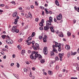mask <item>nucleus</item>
<instances>
[{"mask_svg": "<svg viewBox=\"0 0 79 79\" xmlns=\"http://www.w3.org/2000/svg\"><path fill=\"white\" fill-rule=\"evenodd\" d=\"M35 21H36V22H37V21H39V18H36Z\"/></svg>", "mask_w": 79, "mask_h": 79, "instance_id": "obj_52", "label": "nucleus"}, {"mask_svg": "<svg viewBox=\"0 0 79 79\" xmlns=\"http://www.w3.org/2000/svg\"><path fill=\"white\" fill-rule=\"evenodd\" d=\"M28 53L29 54L31 53V50H28Z\"/></svg>", "mask_w": 79, "mask_h": 79, "instance_id": "obj_55", "label": "nucleus"}, {"mask_svg": "<svg viewBox=\"0 0 79 79\" xmlns=\"http://www.w3.org/2000/svg\"><path fill=\"white\" fill-rule=\"evenodd\" d=\"M52 17H49V20L48 21H50V22H53V20H52Z\"/></svg>", "mask_w": 79, "mask_h": 79, "instance_id": "obj_20", "label": "nucleus"}, {"mask_svg": "<svg viewBox=\"0 0 79 79\" xmlns=\"http://www.w3.org/2000/svg\"><path fill=\"white\" fill-rule=\"evenodd\" d=\"M35 4L36 6H37L38 5V3H37V1H35Z\"/></svg>", "mask_w": 79, "mask_h": 79, "instance_id": "obj_50", "label": "nucleus"}, {"mask_svg": "<svg viewBox=\"0 0 79 79\" xmlns=\"http://www.w3.org/2000/svg\"><path fill=\"white\" fill-rule=\"evenodd\" d=\"M49 27H50L48 25H46V26L44 27V30L47 31V30H48V29H49Z\"/></svg>", "mask_w": 79, "mask_h": 79, "instance_id": "obj_6", "label": "nucleus"}, {"mask_svg": "<svg viewBox=\"0 0 79 79\" xmlns=\"http://www.w3.org/2000/svg\"><path fill=\"white\" fill-rule=\"evenodd\" d=\"M32 45L31 46H34V44H35V42L34 41H32Z\"/></svg>", "mask_w": 79, "mask_h": 79, "instance_id": "obj_41", "label": "nucleus"}, {"mask_svg": "<svg viewBox=\"0 0 79 79\" xmlns=\"http://www.w3.org/2000/svg\"><path fill=\"white\" fill-rule=\"evenodd\" d=\"M62 58H63V57H60V60L61 61H62Z\"/></svg>", "mask_w": 79, "mask_h": 79, "instance_id": "obj_63", "label": "nucleus"}, {"mask_svg": "<svg viewBox=\"0 0 79 79\" xmlns=\"http://www.w3.org/2000/svg\"><path fill=\"white\" fill-rule=\"evenodd\" d=\"M31 44V42H29L28 43L27 45H29L30 44Z\"/></svg>", "mask_w": 79, "mask_h": 79, "instance_id": "obj_58", "label": "nucleus"}, {"mask_svg": "<svg viewBox=\"0 0 79 79\" xmlns=\"http://www.w3.org/2000/svg\"><path fill=\"white\" fill-rule=\"evenodd\" d=\"M51 23H52V22H50V21L48 20L46 22V25H48L49 26H51L52 24Z\"/></svg>", "mask_w": 79, "mask_h": 79, "instance_id": "obj_7", "label": "nucleus"}, {"mask_svg": "<svg viewBox=\"0 0 79 79\" xmlns=\"http://www.w3.org/2000/svg\"><path fill=\"white\" fill-rule=\"evenodd\" d=\"M15 22H14V23L15 24H17V23H18V20L15 19L14 20Z\"/></svg>", "mask_w": 79, "mask_h": 79, "instance_id": "obj_17", "label": "nucleus"}, {"mask_svg": "<svg viewBox=\"0 0 79 79\" xmlns=\"http://www.w3.org/2000/svg\"><path fill=\"white\" fill-rule=\"evenodd\" d=\"M74 24H75V23H76V20L75 19H74L73 20Z\"/></svg>", "mask_w": 79, "mask_h": 79, "instance_id": "obj_61", "label": "nucleus"}, {"mask_svg": "<svg viewBox=\"0 0 79 79\" xmlns=\"http://www.w3.org/2000/svg\"><path fill=\"white\" fill-rule=\"evenodd\" d=\"M71 33L69 32H67V35H68V36H70L71 35Z\"/></svg>", "mask_w": 79, "mask_h": 79, "instance_id": "obj_33", "label": "nucleus"}, {"mask_svg": "<svg viewBox=\"0 0 79 79\" xmlns=\"http://www.w3.org/2000/svg\"><path fill=\"white\" fill-rule=\"evenodd\" d=\"M15 32H16V33H19V29H16L15 30Z\"/></svg>", "mask_w": 79, "mask_h": 79, "instance_id": "obj_28", "label": "nucleus"}, {"mask_svg": "<svg viewBox=\"0 0 79 79\" xmlns=\"http://www.w3.org/2000/svg\"><path fill=\"white\" fill-rule=\"evenodd\" d=\"M32 70H33V71H34L35 70V67H33L32 68Z\"/></svg>", "mask_w": 79, "mask_h": 79, "instance_id": "obj_59", "label": "nucleus"}, {"mask_svg": "<svg viewBox=\"0 0 79 79\" xmlns=\"http://www.w3.org/2000/svg\"><path fill=\"white\" fill-rule=\"evenodd\" d=\"M40 30H43V29H44V28L42 27H40Z\"/></svg>", "mask_w": 79, "mask_h": 79, "instance_id": "obj_46", "label": "nucleus"}, {"mask_svg": "<svg viewBox=\"0 0 79 79\" xmlns=\"http://www.w3.org/2000/svg\"><path fill=\"white\" fill-rule=\"evenodd\" d=\"M71 79H77V77H72L71 78Z\"/></svg>", "mask_w": 79, "mask_h": 79, "instance_id": "obj_51", "label": "nucleus"}, {"mask_svg": "<svg viewBox=\"0 0 79 79\" xmlns=\"http://www.w3.org/2000/svg\"><path fill=\"white\" fill-rule=\"evenodd\" d=\"M35 33L34 32H33L31 34V36L34 37V35H35Z\"/></svg>", "mask_w": 79, "mask_h": 79, "instance_id": "obj_36", "label": "nucleus"}, {"mask_svg": "<svg viewBox=\"0 0 79 79\" xmlns=\"http://www.w3.org/2000/svg\"><path fill=\"white\" fill-rule=\"evenodd\" d=\"M48 73L50 75H52V71H48Z\"/></svg>", "mask_w": 79, "mask_h": 79, "instance_id": "obj_39", "label": "nucleus"}, {"mask_svg": "<svg viewBox=\"0 0 79 79\" xmlns=\"http://www.w3.org/2000/svg\"><path fill=\"white\" fill-rule=\"evenodd\" d=\"M14 64H14V63H12L11 64H10V66H13V65H14Z\"/></svg>", "mask_w": 79, "mask_h": 79, "instance_id": "obj_57", "label": "nucleus"}, {"mask_svg": "<svg viewBox=\"0 0 79 79\" xmlns=\"http://www.w3.org/2000/svg\"><path fill=\"white\" fill-rule=\"evenodd\" d=\"M25 50H23L21 52V53L22 55H23L24 53H25Z\"/></svg>", "mask_w": 79, "mask_h": 79, "instance_id": "obj_23", "label": "nucleus"}, {"mask_svg": "<svg viewBox=\"0 0 79 79\" xmlns=\"http://www.w3.org/2000/svg\"><path fill=\"white\" fill-rule=\"evenodd\" d=\"M40 62L41 63H45V60L42 59L40 60Z\"/></svg>", "mask_w": 79, "mask_h": 79, "instance_id": "obj_25", "label": "nucleus"}, {"mask_svg": "<svg viewBox=\"0 0 79 79\" xmlns=\"http://www.w3.org/2000/svg\"><path fill=\"white\" fill-rule=\"evenodd\" d=\"M44 39H47V35H44Z\"/></svg>", "mask_w": 79, "mask_h": 79, "instance_id": "obj_53", "label": "nucleus"}, {"mask_svg": "<svg viewBox=\"0 0 79 79\" xmlns=\"http://www.w3.org/2000/svg\"><path fill=\"white\" fill-rule=\"evenodd\" d=\"M55 61H51V64H53V63H55Z\"/></svg>", "mask_w": 79, "mask_h": 79, "instance_id": "obj_49", "label": "nucleus"}, {"mask_svg": "<svg viewBox=\"0 0 79 79\" xmlns=\"http://www.w3.org/2000/svg\"><path fill=\"white\" fill-rule=\"evenodd\" d=\"M13 75L14 76H15V77H16V78H17V79L18 78V76H17L15 74H13Z\"/></svg>", "mask_w": 79, "mask_h": 79, "instance_id": "obj_40", "label": "nucleus"}, {"mask_svg": "<svg viewBox=\"0 0 79 79\" xmlns=\"http://www.w3.org/2000/svg\"><path fill=\"white\" fill-rule=\"evenodd\" d=\"M74 8L75 10H77V8L76 7V6L74 7Z\"/></svg>", "mask_w": 79, "mask_h": 79, "instance_id": "obj_54", "label": "nucleus"}, {"mask_svg": "<svg viewBox=\"0 0 79 79\" xmlns=\"http://www.w3.org/2000/svg\"><path fill=\"white\" fill-rule=\"evenodd\" d=\"M50 29L51 30V31L52 32H55V30L53 29V27H50Z\"/></svg>", "mask_w": 79, "mask_h": 79, "instance_id": "obj_9", "label": "nucleus"}, {"mask_svg": "<svg viewBox=\"0 0 79 79\" xmlns=\"http://www.w3.org/2000/svg\"><path fill=\"white\" fill-rule=\"evenodd\" d=\"M77 54V52H71V55H73L74 56V55H76Z\"/></svg>", "mask_w": 79, "mask_h": 79, "instance_id": "obj_18", "label": "nucleus"}, {"mask_svg": "<svg viewBox=\"0 0 79 79\" xmlns=\"http://www.w3.org/2000/svg\"><path fill=\"white\" fill-rule=\"evenodd\" d=\"M62 18H63V17L62 16V15H61V14H60L59 15L57 16L56 17L57 20H58V21H60V23H63V19H62Z\"/></svg>", "mask_w": 79, "mask_h": 79, "instance_id": "obj_2", "label": "nucleus"}, {"mask_svg": "<svg viewBox=\"0 0 79 79\" xmlns=\"http://www.w3.org/2000/svg\"><path fill=\"white\" fill-rule=\"evenodd\" d=\"M43 36H44V34H41L39 36V39H40L41 40H42V37H43Z\"/></svg>", "mask_w": 79, "mask_h": 79, "instance_id": "obj_13", "label": "nucleus"}, {"mask_svg": "<svg viewBox=\"0 0 79 79\" xmlns=\"http://www.w3.org/2000/svg\"><path fill=\"white\" fill-rule=\"evenodd\" d=\"M71 56V53L70 52H68V55H67V56L68 58L69 57Z\"/></svg>", "mask_w": 79, "mask_h": 79, "instance_id": "obj_29", "label": "nucleus"}, {"mask_svg": "<svg viewBox=\"0 0 79 79\" xmlns=\"http://www.w3.org/2000/svg\"><path fill=\"white\" fill-rule=\"evenodd\" d=\"M43 52L44 55H47V53H48V49H47V48L46 47H45L44 48Z\"/></svg>", "mask_w": 79, "mask_h": 79, "instance_id": "obj_4", "label": "nucleus"}, {"mask_svg": "<svg viewBox=\"0 0 79 79\" xmlns=\"http://www.w3.org/2000/svg\"><path fill=\"white\" fill-rule=\"evenodd\" d=\"M55 3L57 6H60V5L59 4V2H58V1L57 0H56L55 1Z\"/></svg>", "mask_w": 79, "mask_h": 79, "instance_id": "obj_11", "label": "nucleus"}, {"mask_svg": "<svg viewBox=\"0 0 79 79\" xmlns=\"http://www.w3.org/2000/svg\"><path fill=\"white\" fill-rule=\"evenodd\" d=\"M17 29V26H14L12 27V29L11 30V31L12 32H15V30Z\"/></svg>", "mask_w": 79, "mask_h": 79, "instance_id": "obj_5", "label": "nucleus"}, {"mask_svg": "<svg viewBox=\"0 0 79 79\" xmlns=\"http://www.w3.org/2000/svg\"><path fill=\"white\" fill-rule=\"evenodd\" d=\"M52 51L54 52H55L56 53H58V51H57V50L56 49H53Z\"/></svg>", "mask_w": 79, "mask_h": 79, "instance_id": "obj_32", "label": "nucleus"}, {"mask_svg": "<svg viewBox=\"0 0 79 79\" xmlns=\"http://www.w3.org/2000/svg\"><path fill=\"white\" fill-rule=\"evenodd\" d=\"M17 47L18 48L19 50H21V47H20V46L19 45H18Z\"/></svg>", "mask_w": 79, "mask_h": 79, "instance_id": "obj_45", "label": "nucleus"}, {"mask_svg": "<svg viewBox=\"0 0 79 79\" xmlns=\"http://www.w3.org/2000/svg\"><path fill=\"white\" fill-rule=\"evenodd\" d=\"M65 48L66 49H67L68 50H70V49L71 48L68 45H66L65 46Z\"/></svg>", "mask_w": 79, "mask_h": 79, "instance_id": "obj_12", "label": "nucleus"}, {"mask_svg": "<svg viewBox=\"0 0 79 79\" xmlns=\"http://www.w3.org/2000/svg\"><path fill=\"white\" fill-rule=\"evenodd\" d=\"M58 50L59 52H61V45L60 44H59L58 45Z\"/></svg>", "mask_w": 79, "mask_h": 79, "instance_id": "obj_10", "label": "nucleus"}, {"mask_svg": "<svg viewBox=\"0 0 79 79\" xmlns=\"http://www.w3.org/2000/svg\"><path fill=\"white\" fill-rule=\"evenodd\" d=\"M44 42H47V40L45 38H43Z\"/></svg>", "mask_w": 79, "mask_h": 79, "instance_id": "obj_38", "label": "nucleus"}, {"mask_svg": "<svg viewBox=\"0 0 79 79\" xmlns=\"http://www.w3.org/2000/svg\"><path fill=\"white\" fill-rule=\"evenodd\" d=\"M31 47L32 48H33L34 50H37V47H36L35 45L31 46Z\"/></svg>", "mask_w": 79, "mask_h": 79, "instance_id": "obj_16", "label": "nucleus"}, {"mask_svg": "<svg viewBox=\"0 0 79 79\" xmlns=\"http://www.w3.org/2000/svg\"><path fill=\"white\" fill-rule=\"evenodd\" d=\"M50 54L51 55V56H53V55H55V53H54V52H50Z\"/></svg>", "mask_w": 79, "mask_h": 79, "instance_id": "obj_19", "label": "nucleus"}, {"mask_svg": "<svg viewBox=\"0 0 79 79\" xmlns=\"http://www.w3.org/2000/svg\"><path fill=\"white\" fill-rule=\"evenodd\" d=\"M6 42L9 44H10V40H6Z\"/></svg>", "mask_w": 79, "mask_h": 79, "instance_id": "obj_21", "label": "nucleus"}, {"mask_svg": "<svg viewBox=\"0 0 79 79\" xmlns=\"http://www.w3.org/2000/svg\"><path fill=\"white\" fill-rule=\"evenodd\" d=\"M59 60V58L58 57V56H56L55 58V61H58Z\"/></svg>", "mask_w": 79, "mask_h": 79, "instance_id": "obj_22", "label": "nucleus"}, {"mask_svg": "<svg viewBox=\"0 0 79 79\" xmlns=\"http://www.w3.org/2000/svg\"><path fill=\"white\" fill-rule=\"evenodd\" d=\"M14 42L13 41L11 40H10V44H13Z\"/></svg>", "mask_w": 79, "mask_h": 79, "instance_id": "obj_30", "label": "nucleus"}, {"mask_svg": "<svg viewBox=\"0 0 79 79\" xmlns=\"http://www.w3.org/2000/svg\"><path fill=\"white\" fill-rule=\"evenodd\" d=\"M43 24L44 23L40 22L39 24V25L40 26H43Z\"/></svg>", "mask_w": 79, "mask_h": 79, "instance_id": "obj_31", "label": "nucleus"}, {"mask_svg": "<svg viewBox=\"0 0 79 79\" xmlns=\"http://www.w3.org/2000/svg\"><path fill=\"white\" fill-rule=\"evenodd\" d=\"M40 8H41V9H42V10H44V7H43V6H40Z\"/></svg>", "mask_w": 79, "mask_h": 79, "instance_id": "obj_44", "label": "nucleus"}, {"mask_svg": "<svg viewBox=\"0 0 79 79\" xmlns=\"http://www.w3.org/2000/svg\"><path fill=\"white\" fill-rule=\"evenodd\" d=\"M16 66L17 68H19V64L18 63H17Z\"/></svg>", "mask_w": 79, "mask_h": 79, "instance_id": "obj_35", "label": "nucleus"}, {"mask_svg": "<svg viewBox=\"0 0 79 79\" xmlns=\"http://www.w3.org/2000/svg\"><path fill=\"white\" fill-rule=\"evenodd\" d=\"M63 55H64V53H60L59 54V56L60 57H63Z\"/></svg>", "mask_w": 79, "mask_h": 79, "instance_id": "obj_15", "label": "nucleus"}, {"mask_svg": "<svg viewBox=\"0 0 79 79\" xmlns=\"http://www.w3.org/2000/svg\"><path fill=\"white\" fill-rule=\"evenodd\" d=\"M42 15L43 16H44V11H42Z\"/></svg>", "mask_w": 79, "mask_h": 79, "instance_id": "obj_60", "label": "nucleus"}, {"mask_svg": "<svg viewBox=\"0 0 79 79\" xmlns=\"http://www.w3.org/2000/svg\"><path fill=\"white\" fill-rule=\"evenodd\" d=\"M24 72H27V69L26 68L24 69Z\"/></svg>", "mask_w": 79, "mask_h": 79, "instance_id": "obj_56", "label": "nucleus"}, {"mask_svg": "<svg viewBox=\"0 0 79 79\" xmlns=\"http://www.w3.org/2000/svg\"><path fill=\"white\" fill-rule=\"evenodd\" d=\"M38 52L35 51H32L31 55L30 56V58L31 60H36V58H38L39 56V54L37 53Z\"/></svg>", "mask_w": 79, "mask_h": 79, "instance_id": "obj_1", "label": "nucleus"}, {"mask_svg": "<svg viewBox=\"0 0 79 79\" xmlns=\"http://www.w3.org/2000/svg\"><path fill=\"white\" fill-rule=\"evenodd\" d=\"M23 40V39H20L19 40L18 42H22V41Z\"/></svg>", "mask_w": 79, "mask_h": 79, "instance_id": "obj_37", "label": "nucleus"}, {"mask_svg": "<svg viewBox=\"0 0 79 79\" xmlns=\"http://www.w3.org/2000/svg\"><path fill=\"white\" fill-rule=\"evenodd\" d=\"M6 36L5 35H2L1 36V37H2V39H5V37H6Z\"/></svg>", "mask_w": 79, "mask_h": 79, "instance_id": "obj_26", "label": "nucleus"}, {"mask_svg": "<svg viewBox=\"0 0 79 79\" xmlns=\"http://www.w3.org/2000/svg\"><path fill=\"white\" fill-rule=\"evenodd\" d=\"M56 69L58 70L59 69V66L58 65H56Z\"/></svg>", "mask_w": 79, "mask_h": 79, "instance_id": "obj_42", "label": "nucleus"}, {"mask_svg": "<svg viewBox=\"0 0 79 79\" xmlns=\"http://www.w3.org/2000/svg\"><path fill=\"white\" fill-rule=\"evenodd\" d=\"M12 57L13 58H15V55L13 54L12 55Z\"/></svg>", "mask_w": 79, "mask_h": 79, "instance_id": "obj_64", "label": "nucleus"}, {"mask_svg": "<svg viewBox=\"0 0 79 79\" xmlns=\"http://www.w3.org/2000/svg\"><path fill=\"white\" fill-rule=\"evenodd\" d=\"M26 9L27 10H30V7L28 6L26 7Z\"/></svg>", "mask_w": 79, "mask_h": 79, "instance_id": "obj_47", "label": "nucleus"}, {"mask_svg": "<svg viewBox=\"0 0 79 79\" xmlns=\"http://www.w3.org/2000/svg\"><path fill=\"white\" fill-rule=\"evenodd\" d=\"M0 6H5V5H4V4H1L0 5Z\"/></svg>", "mask_w": 79, "mask_h": 79, "instance_id": "obj_62", "label": "nucleus"}, {"mask_svg": "<svg viewBox=\"0 0 79 79\" xmlns=\"http://www.w3.org/2000/svg\"><path fill=\"white\" fill-rule=\"evenodd\" d=\"M28 15H29V17L31 18V19H32V14L30 12H28Z\"/></svg>", "mask_w": 79, "mask_h": 79, "instance_id": "obj_14", "label": "nucleus"}, {"mask_svg": "<svg viewBox=\"0 0 79 79\" xmlns=\"http://www.w3.org/2000/svg\"><path fill=\"white\" fill-rule=\"evenodd\" d=\"M12 15L13 17H17L18 16V13L17 12H14Z\"/></svg>", "mask_w": 79, "mask_h": 79, "instance_id": "obj_8", "label": "nucleus"}, {"mask_svg": "<svg viewBox=\"0 0 79 79\" xmlns=\"http://www.w3.org/2000/svg\"><path fill=\"white\" fill-rule=\"evenodd\" d=\"M28 40H29V41L31 40H32V36H29L28 38Z\"/></svg>", "mask_w": 79, "mask_h": 79, "instance_id": "obj_24", "label": "nucleus"}, {"mask_svg": "<svg viewBox=\"0 0 79 79\" xmlns=\"http://www.w3.org/2000/svg\"><path fill=\"white\" fill-rule=\"evenodd\" d=\"M56 32L57 34L58 35V36L60 37H64L63 33L62 32L57 30L56 31Z\"/></svg>", "mask_w": 79, "mask_h": 79, "instance_id": "obj_3", "label": "nucleus"}, {"mask_svg": "<svg viewBox=\"0 0 79 79\" xmlns=\"http://www.w3.org/2000/svg\"><path fill=\"white\" fill-rule=\"evenodd\" d=\"M39 60H41L42 59V57L39 54Z\"/></svg>", "mask_w": 79, "mask_h": 79, "instance_id": "obj_27", "label": "nucleus"}, {"mask_svg": "<svg viewBox=\"0 0 79 79\" xmlns=\"http://www.w3.org/2000/svg\"><path fill=\"white\" fill-rule=\"evenodd\" d=\"M35 45L36 47H39V44L37 43H36L35 44Z\"/></svg>", "mask_w": 79, "mask_h": 79, "instance_id": "obj_43", "label": "nucleus"}, {"mask_svg": "<svg viewBox=\"0 0 79 79\" xmlns=\"http://www.w3.org/2000/svg\"><path fill=\"white\" fill-rule=\"evenodd\" d=\"M41 23H44V19H42Z\"/></svg>", "mask_w": 79, "mask_h": 79, "instance_id": "obj_48", "label": "nucleus"}, {"mask_svg": "<svg viewBox=\"0 0 79 79\" xmlns=\"http://www.w3.org/2000/svg\"><path fill=\"white\" fill-rule=\"evenodd\" d=\"M52 48L53 49V50H56V48H55V45L54 44L53 45Z\"/></svg>", "mask_w": 79, "mask_h": 79, "instance_id": "obj_34", "label": "nucleus"}]
</instances>
